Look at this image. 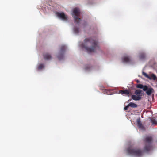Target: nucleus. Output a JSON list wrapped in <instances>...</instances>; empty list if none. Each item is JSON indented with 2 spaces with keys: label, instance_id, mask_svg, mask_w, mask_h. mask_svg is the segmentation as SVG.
Listing matches in <instances>:
<instances>
[{
  "label": "nucleus",
  "instance_id": "dca6fc26",
  "mask_svg": "<svg viewBox=\"0 0 157 157\" xmlns=\"http://www.w3.org/2000/svg\"><path fill=\"white\" fill-rule=\"evenodd\" d=\"M136 87L137 88L140 89L143 88V89L144 87V86L142 84H138L136 85Z\"/></svg>",
  "mask_w": 157,
  "mask_h": 157
},
{
  "label": "nucleus",
  "instance_id": "9d476101",
  "mask_svg": "<svg viewBox=\"0 0 157 157\" xmlns=\"http://www.w3.org/2000/svg\"><path fill=\"white\" fill-rule=\"evenodd\" d=\"M137 123L138 127L142 130H144L145 128L142 124L140 119H138L137 121Z\"/></svg>",
  "mask_w": 157,
  "mask_h": 157
},
{
  "label": "nucleus",
  "instance_id": "6ab92c4d",
  "mask_svg": "<svg viewBox=\"0 0 157 157\" xmlns=\"http://www.w3.org/2000/svg\"><path fill=\"white\" fill-rule=\"evenodd\" d=\"M151 121L152 124H157V122L156 120L154 119H152L151 120Z\"/></svg>",
  "mask_w": 157,
  "mask_h": 157
},
{
  "label": "nucleus",
  "instance_id": "423d86ee",
  "mask_svg": "<svg viewBox=\"0 0 157 157\" xmlns=\"http://www.w3.org/2000/svg\"><path fill=\"white\" fill-rule=\"evenodd\" d=\"M143 90L146 91V93L148 95H150L154 92V90L151 87L148 88V87L144 85V87L143 89Z\"/></svg>",
  "mask_w": 157,
  "mask_h": 157
},
{
  "label": "nucleus",
  "instance_id": "412c9836",
  "mask_svg": "<svg viewBox=\"0 0 157 157\" xmlns=\"http://www.w3.org/2000/svg\"><path fill=\"white\" fill-rule=\"evenodd\" d=\"M151 77L152 79L154 80H155L157 78L156 77V76L154 74H152L151 75Z\"/></svg>",
  "mask_w": 157,
  "mask_h": 157
},
{
  "label": "nucleus",
  "instance_id": "6e6552de",
  "mask_svg": "<svg viewBox=\"0 0 157 157\" xmlns=\"http://www.w3.org/2000/svg\"><path fill=\"white\" fill-rule=\"evenodd\" d=\"M143 92L142 90L140 89L136 90L135 91V94L138 96H140L143 94Z\"/></svg>",
  "mask_w": 157,
  "mask_h": 157
},
{
  "label": "nucleus",
  "instance_id": "9b49d317",
  "mask_svg": "<svg viewBox=\"0 0 157 157\" xmlns=\"http://www.w3.org/2000/svg\"><path fill=\"white\" fill-rule=\"evenodd\" d=\"M43 57L45 59L47 60H49L52 58L51 55L48 53L44 54Z\"/></svg>",
  "mask_w": 157,
  "mask_h": 157
},
{
  "label": "nucleus",
  "instance_id": "20e7f679",
  "mask_svg": "<svg viewBox=\"0 0 157 157\" xmlns=\"http://www.w3.org/2000/svg\"><path fill=\"white\" fill-rule=\"evenodd\" d=\"M73 13L75 22L77 24H79L81 21V19L78 17L80 14L79 10L76 8H74L73 10Z\"/></svg>",
  "mask_w": 157,
  "mask_h": 157
},
{
  "label": "nucleus",
  "instance_id": "a211bd4d",
  "mask_svg": "<svg viewBox=\"0 0 157 157\" xmlns=\"http://www.w3.org/2000/svg\"><path fill=\"white\" fill-rule=\"evenodd\" d=\"M44 67V65L42 64H40L38 66V69L39 70H40L43 68Z\"/></svg>",
  "mask_w": 157,
  "mask_h": 157
},
{
  "label": "nucleus",
  "instance_id": "a878e982",
  "mask_svg": "<svg viewBox=\"0 0 157 157\" xmlns=\"http://www.w3.org/2000/svg\"><path fill=\"white\" fill-rule=\"evenodd\" d=\"M136 82H137V83H139V82H140L139 81V80H137V81H136Z\"/></svg>",
  "mask_w": 157,
  "mask_h": 157
},
{
  "label": "nucleus",
  "instance_id": "aec40b11",
  "mask_svg": "<svg viewBox=\"0 0 157 157\" xmlns=\"http://www.w3.org/2000/svg\"><path fill=\"white\" fill-rule=\"evenodd\" d=\"M142 73H143V75H144L145 77H147L148 78H149V79H151L150 77L147 73H145V72H143Z\"/></svg>",
  "mask_w": 157,
  "mask_h": 157
},
{
  "label": "nucleus",
  "instance_id": "39448f33",
  "mask_svg": "<svg viewBox=\"0 0 157 157\" xmlns=\"http://www.w3.org/2000/svg\"><path fill=\"white\" fill-rule=\"evenodd\" d=\"M66 47L65 45H62L60 48V51L57 56V57L59 60L63 59L64 57V53L65 51Z\"/></svg>",
  "mask_w": 157,
  "mask_h": 157
},
{
  "label": "nucleus",
  "instance_id": "4468645a",
  "mask_svg": "<svg viewBox=\"0 0 157 157\" xmlns=\"http://www.w3.org/2000/svg\"><path fill=\"white\" fill-rule=\"evenodd\" d=\"M123 61L125 63H129L131 60L130 58L129 57H125L122 59Z\"/></svg>",
  "mask_w": 157,
  "mask_h": 157
},
{
  "label": "nucleus",
  "instance_id": "ddd939ff",
  "mask_svg": "<svg viewBox=\"0 0 157 157\" xmlns=\"http://www.w3.org/2000/svg\"><path fill=\"white\" fill-rule=\"evenodd\" d=\"M139 57L140 59L142 60L146 58V54L144 52L141 53L140 54Z\"/></svg>",
  "mask_w": 157,
  "mask_h": 157
},
{
  "label": "nucleus",
  "instance_id": "f03ea898",
  "mask_svg": "<svg viewBox=\"0 0 157 157\" xmlns=\"http://www.w3.org/2000/svg\"><path fill=\"white\" fill-rule=\"evenodd\" d=\"M143 141L145 145L144 150L145 152H148L152 148V137L151 136H146L144 138Z\"/></svg>",
  "mask_w": 157,
  "mask_h": 157
},
{
  "label": "nucleus",
  "instance_id": "f3484780",
  "mask_svg": "<svg viewBox=\"0 0 157 157\" xmlns=\"http://www.w3.org/2000/svg\"><path fill=\"white\" fill-rule=\"evenodd\" d=\"M74 31L75 33H78L79 32V28L75 27L74 29Z\"/></svg>",
  "mask_w": 157,
  "mask_h": 157
},
{
  "label": "nucleus",
  "instance_id": "f8f14e48",
  "mask_svg": "<svg viewBox=\"0 0 157 157\" xmlns=\"http://www.w3.org/2000/svg\"><path fill=\"white\" fill-rule=\"evenodd\" d=\"M131 97L132 99L135 101L140 100L141 99V96L135 95H132Z\"/></svg>",
  "mask_w": 157,
  "mask_h": 157
},
{
  "label": "nucleus",
  "instance_id": "393cba45",
  "mask_svg": "<svg viewBox=\"0 0 157 157\" xmlns=\"http://www.w3.org/2000/svg\"><path fill=\"white\" fill-rule=\"evenodd\" d=\"M100 89H101V90H104L105 89L104 87L103 86H100Z\"/></svg>",
  "mask_w": 157,
  "mask_h": 157
},
{
  "label": "nucleus",
  "instance_id": "0eeeda50",
  "mask_svg": "<svg viewBox=\"0 0 157 157\" xmlns=\"http://www.w3.org/2000/svg\"><path fill=\"white\" fill-rule=\"evenodd\" d=\"M56 14L57 16L63 20H67V16L64 13L57 12Z\"/></svg>",
  "mask_w": 157,
  "mask_h": 157
},
{
  "label": "nucleus",
  "instance_id": "b1692460",
  "mask_svg": "<svg viewBox=\"0 0 157 157\" xmlns=\"http://www.w3.org/2000/svg\"><path fill=\"white\" fill-rule=\"evenodd\" d=\"M129 106H128V105L125 106L124 108V109L125 110H127Z\"/></svg>",
  "mask_w": 157,
  "mask_h": 157
},
{
  "label": "nucleus",
  "instance_id": "7ed1b4c3",
  "mask_svg": "<svg viewBox=\"0 0 157 157\" xmlns=\"http://www.w3.org/2000/svg\"><path fill=\"white\" fill-rule=\"evenodd\" d=\"M127 152L128 154L137 157L141 156L143 154L142 150L139 148H134L132 147L128 148Z\"/></svg>",
  "mask_w": 157,
  "mask_h": 157
},
{
  "label": "nucleus",
  "instance_id": "4be33fe9",
  "mask_svg": "<svg viewBox=\"0 0 157 157\" xmlns=\"http://www.w3.org/2000/svg\"><path fill=\"white\" fill-rule=\"evenodd\" d=\"M90 67L89 66H86L85 67V69L86 70H88L90 69Z\"/></svg>",
  "mask_w": 157,
  "mask_h": 157
},
{
  "label": "nucleus",
  "instance_id": "1a4fd4ad",
  "mask_svg": "<svg viewBox=\"0 0 157 157\" xmlns=\"http://www.w3.org/2000/svg\"><path fill=\"white\" fill-rule=\"evenodd\" d=\"M119 92V94L122 95H128L129 94L130 91L129 90H120Z\"/></svg>",
  "mask_w": 157,
  "mask_h": 157
},
{
  "label": "nucleus",
  "instance_id": "2eb2a0df",
  "mask_svg": "<svg viewBox=\"0 0 157 157\" xmlns=\"http://www.w3.org/2000/svg\"><path fill=\"white\" fill-rule=\"evenodd\" d=\"M128 106L133 108H136L137 107V104L132 102L128 104Z\"/></svg>",
  "mask_w": 157,
  "mask_h": 157
},
{
  "label": "nucleus",
  "instance_id": "5701e85b",
  "mask_svg": "<svg viewBox=\"0 0 157 157\" xmlns=\"http://www.w3.org/2000/svg\"><path fill=\"white\" fill-rule=\"evenodd\" d=\"M103 93L105 94H107L108 90L106 89H104L103 90Z\"/></svg>",
  "mask_w": 157,
  "mask_h": 157
},
{
  "label": "nucleus",
  "instance_id": "f257e3e1",
  "mask_svg": "<svg viewBox=\"0 0 157 157\" xmlns=\"http://www.w3.org/2000/svg\"><path fill=\"white\" fill-rule=\"evenodd\" d=\"M81 46L85 48L89 53L95 52L97 50H100L97 41L91 38H86Z\"/></svg>",
  "mask_w": 157,
  "mask_h": 157
}]
</instances>
